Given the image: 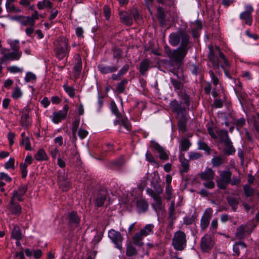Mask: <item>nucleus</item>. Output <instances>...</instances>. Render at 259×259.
Instances as JSON below:
<instances>
[{"label": "nucleus", "instance_id": "61", "mask_svg": "<svg viewBox=\"0 0 259 259\" xmlns=\"http://www.w3.org/2000/svg\"><path fill=\"white\" fill-rule=\"evenodd\" d=\"M186 119L183 117V118L179 121L178 126L179 130L182 132L184 133L186 132Z\"/></svg>", "mask_w": 259, "mask_h": 259}, {"label": "nucleus", "instance_id": "12", "mask_svg": "<svg viewBox=\"0 0 259 259\" xmlns=\"http://www.w3.org/2000/svg\"><path fill=\"white\" fill-rule=\"evenodd\" d=\"M68 109L69 107L68 105L66 104L64 106L63 110H60L58 112H54L52 117L53 121L55 123H58L64 119L67 116Z\"/></svg>", "mask_w": 259, "mask_h": 259}, {"label": "nucleus", "instance_id": "25", "mask_svg": "<svg viewBox=\"0 0 259 259\" xmlns=\"http://www.w3.org/2000/svg\"><path fill=\"white\" fill-rule=\"evenodd\" d=\"M98 67L100 71L103 74L112 73L116 71L118 69V66L116 65L108 66L102 64L99 65Z\"/></svg>", "mask_w": 259, "mask_h": 259}, {"label": "nucleus", "instance_id": "39", "mask_svg": "<svg viewBox=\"0 0 259 259\" xmlns=\"http://www.w3.org/2000/svg\"><path fill=\"white\" fill-rule=\"evenodd\" d=\"M215 51L217 52V55H219L220 58L223 60L224 64L226 66H230V63L228 60L226 58L223 53L221 51L220 48L219 46H215L214 49Z\"/></svg>", "mask_w": 259, "mask_h": 259}, {"label": "nucleus", "instance_id": "58", "mask_svg": "<svg viewBox=\"0 0 259 259\" xmlns=\"http://www.w3.org/2000/svg\"><path fill=\"white\" fill-rule=\"evenodd\" d=\"M11 212L13 214L20 215L21 213V207L20 204H16L11 207Z\"/></svg>", "mask_w": 259, "mask_h": 259}, {"label": "nucleus", "instance_id": "3", "mask_svg": "<svg viewBox=\"0 0 259 259\" xmlns=\"http://www.w3.org/2000/svg\"><path fill=\"white\" fill-rule=\"evenodd\" d=\"M54 50L56 56L60 60L68 56L70 48L67 38L63 36L59 37L54 42Z\"/></svg>", "mask_w": 259, "mask_h": 259}, {"label": "nucleus", "instance_id": "63", "mask_svg": "<svg viewBox=\"0 0 259 259\" xmlns=\"http://www.w3.org/2000/svg\"><path fill=\"white\" fill-rule=\"evenodd\" d=\"M147 193L150 195L153 199L156 198V197L158 196L162 192V190L160 189L159 190H157L156 192H155L153 190L151 189H148L147 190Z\"/></svg>", "mask_w": 259, "mask_h": 259}, {"label": "nucleus", "instance_id": "47", "mask_svg": "<svg viewBox=\"0 0 259 259\" xmlns=\"http://www.w3.org/2000/svg\"><path fill=\"white\" fill-rule=\"evenodd\" d=\"M198 149L205 151L208 155L210 153V148L203 141L200 140L198 142Z\"/></svg>", "mask_w": 259, "mask_h": 259}, {"label": "nucleus", "instance_id": "9", "mask_svg": "<svg viewBox=\"0 0 259 259\" xmlns=\"http://www.w3.org/2000/svg\"><path fill=\"white\" fill-rule=\"evenodd\" d=\"M245 10L240 15V18L248 25H251L252 22V13L253 11L252 7L248 5L245 6Z\"/></svg>", "mask_w": 259, "mask_h": 259}, {"label": "nucleus", "instance_id": "60", "mask_svg": "<svg viewBox=\"0 0 259 259\" xmlns=\"http://www.w3.org/2000/svg\"><path fill=\"white\" fill-rule=\"evenodd\" d=\"M171 83L175 90H180L183 87V83L179 80L171 78Z\"/></svg>", "mask_w": 259, "mask_h": 259}, {"label": "nucleus", "instance_id": "32", "mask_svg": "<svg viewBox=\"0 0 259 259\" xmlns=\"http://www.w3.org/2000/svg\"><path fill=\"white\" fill-rule=\"evenodd\" d=\"M74 77L76 79L78 77L82 69V62L80 58L77 59L75 65L73 67Z\"/></svg>", "mask_w": 259, "mask_h": 259}, {"label": "nucleus", "instance_id": "49", "mask_svg": "<svg viewBox=\"0 0 259 259\" xmlns=\"http://www.w3.org/2000/svg\"><path fill=\"white\" fill-rule=\"evenodd\" d=\"M224 163V159L223 157L217 156L214 157L211 159V163L214 167H218L222 165Z\"/></svg>", "mask_w": 259, "mask_h": 259}, {"label": "nucleus", "instance_id": "55", "mask_svg": "<svg viewBox=\"0 0 259 259\" xmlns=\"http://www.w3.org/2000/svg\"><path fill=\"white\" fill-rule=\"evenodd\" d=\"M120 118L121 124L122 125L127 131H130L131 129V124L128 119L126 117H123L122 116H121V118Z\"/></svg>", "mask_w": 259, "mask_h": 259}, {"label": "nucleus", "instance_id": "36", "mask_svg": "<svg viewBox=\"0 0 259 259\" xmlns=\"http://www.w3.org/2000/svg\"><path fill=\"white\" fill-rule=\"evenodd\" d=\"M34 158L37 161H43L47 160L48 157L45 151L43 149H40L35 154Z\"/></svg>", "mask_w": 259, "mask_h": 259}, {"label": "nucleus", "instance_id": "6", "mask_svg": "<svg viewBox=\"0 0 259 259\" xmlns=\"http://www.w3.org/2000/svg\"><path fill=\"white\" fill-rule=\"evenodd\" d=\"M108 237L113 243L116 248L121 251L123 249L122 242L123 237L120 232L114 229H111L108 233Z\"/></svg>", "mask_w": 259, "mask_h": 259}, {"label": "nucleus", "instance_id": "34", "mask_svg": "<svg viewBox=\"0 0 259 259\" xmlns=\"http://www.w3.org/2000/svg\"><path fill=\"white\" fill-rule=\"evenodd\" d=\"M154 225L152 224L146 225L139 232L144 237L149 235L153 231Z\"/></svg>", "mask_w": 259, "mask_h": 259}, {"label": "nucleus", "instance_id": "24", "mask_svg": "<svg viewBox=\"0 0 259 259\" xmlns=\"http://www.w3.org/2000/svg\"><path fill=\"white\" fill-rule=\"evenodd\" d=\"M226 200L232 210L234 211H236L239 204L240 197H235L232 196H228L226 197Z\"/></svg>", "mask_w": 259, "mask_h": 259}, {"label": "nucleus", "instance_id": "48", "mask_svg": "<svg viewBox=\"0 0 259 259\" xmlns=\"http://www.w3.org/2000/svg\"><path fill=\"white\" fill-rule=\"evenodd\" d=\"M111 110L112 112L116 116L117 118H121V114L119 111L115 103L113 101L110 103Z\"/></svg>", "mask_w": 259, "mask_h": 259}, {"label": "nucleus", "instance_id": "7", "mask_svg": "<svg viewBox=\"0 0 259 259\" xmlns=\"http://www.w3.org/2000/svg\"><path fill=\"white\" fill-rule=\"evenodd\" d=\"M231 176L232 172L229 170L221 171L220 174V179L217 181L218 187L222 190L227 189L231 182Z\"/></svg>", "mask_w": 259, "mask_h": 259}, {"label": "nucleus", "instance_id": "21", "mask_svg": "<svg viewBox=\"0 0 259 259\" xmlns=\"http://www.w3.org/2000/svg\"><path fill=\"white\" fill-rule=\"evenodd\" d=\"M179 158L182 167V169L180 170L181 172H187L190 168L189 160L185 158L183 153H181Z\"/></svg>", "mask_w": 259, "mask_h": 259}, {"label": "nucleus", "instance_id": "4", "mask_svg": "<svg viewBox=\"0 0 259 259\" xmlns=\"http://www.w3.org/2000/svg\"><path fill=\"white\" fill-rule=\"evenodd\" d=\"M197 178H199L204 181L203 185L207 189H213L215 187V184L213 181L214 177V172L210 168H207L204 171L198 174Z\"/></svg>", "mask_w": 259, "mask_h": 259}, {"label": "nucleus", "instance_id": "18", "mask_svg": "<svg viewBox=\"0 0 259 259\" xmlns=\"http://www.w3.org/2000/svg\"><path fill=\"white\" fill-rule=\"evenodd\" d=\"M149 204L147 201L143 198L138 199L136 202V207L139 213L145 212L148 209Z\"/></svg>", "mask_w": 259, "mask_h": 259}, {"label": "nucleus", "instance_id": "33", "mask_svg": "<svg viewBox=\"0 0 259 259\" xmlns=\"http://www.w3.org/2000/svg\"><path fill=\"white\" fill-rule=\"evenodd\" d=\"M128 80L127 79L122 80L120 82L117 84L115 92L118 94L124 93L125 90V87L127 84Z\"/></svg>", "mask_w": 259, "mask_h": 259}, {"label": "nucleus", "instance_id": "1", "mask_svg": "<svg viewBox=\"0 0 259 259\" xmlns=\"http://www.w3.org/2000/svg\"><path fill=\"white\" fill-rule=\"evenodd\" d=\"M190 39V36L185 30L181 29L170 34L169 42L171 45L176 47L180 45L176 50L166 51L171 61L176 64H180L183 61L188 50L192 47Z\"/></svg>", "mask_w": 259, "mask_h": 259}, {"label": "nucleus", "instance_id": "43", "mask_svg": "<svg viewBox=\"0 0 259 259\" xmlns=\"http://www.w3.org/2000/svg\"><path fill=\"white\" fill-rule=\"evenodd\" d=\"M243 191L244 194L246 197L253 196L254 194V190L249 185L246 184L243 186Z\"/></svg>", "mask_w": 259, "mask_h": 259}, {"label": "nucleus", "instance_id": "35", "mask_svg": "<svg viewBox=\"0 0 259 259\" xmlns=\"http://www.w3.org/2000/svg\"><path fill=\"white\" fill-rule=\"evenodd\" d=\"M246 247V245L245 242L243 241H239L234 244L233 249L236 255L238 256L240 254V248L245 249Z\"/></svg>", "mask_w": 259, "mask_h": 259}, {"label": "nucleus", "instance_id": "16", "mask_svg": "<svg viewBox=\"0 0 259 259\" xmlns=\"http://www.w3.org/2000/svg\"><path fill=\"white\" fill-rule=\"evenodd\" d=\"M68 223L72 227H77L79 226L80 218L77 212L75 211L70 212L68 214Z\"/></svg>", "mask_w": 259, "mask_h": 259}, {"label": "nucleus", "instance_id": "62", "mask_svg": "<svg viewBox=\"0 0 259 259\" xmlns=\"http://www.w3.org/2000/svg\"><path fill=\"white\" fill-rule=\"evenodd\" d=\"M202 157V154L199 152H191L189 153V159L194 160L200 158Z\"/></svg>", "mask_w": 259, "mask_h": 259}, {"label": "nucleus", "instance_id": "30", "mask_svg": "<svg viewBox=\"0 0 259 259\" xmlns=\"http://www.w3.org/2000/svg\"><path fill=\"white\" fill-rule=\"evenodd\" d=\"M247 230V226H240L237 229L236 236L239 239L244 238L245 233H247L248 234L250 233V231H248Z\"/></svg>", "mask_w": 259, "mask_h": 259}, {"label": "nucleus", "instance_id": "45", "mask_svg": "<svg viewBox=\"0 0 259 259\" xmlns=\"http://www.w3.org/2000/svg\"><path fill=\"white\" fill-rule=\"evenodd\" d=\"M225 145V151L228 155H231L235 152V149L233 147L231 140L229 141L228 142L224 143Z\"/></svg>", "mask_w": 259, "mask_h": 259}, {"label": "nucleus", "instance_id": "27", "mask_svg": "<svg viewBox=\"0 0 259 259\" xmlns=\"http://www.w3.org/2000/svg\"><path fill=\"white\" fill-rule=\"evenodd\" d=\"M150 65V61L148 59H143L140 64L139 71L144 75L148 70Z\"/></svg>", "mask_w": 259, "mask_h": 259}, {"label": "nucleus", "instance_id": "29", "mask_svg": "<svg viewBox=\"0 0 259 259\" xmlns=\"http://www.w3.org/2000/svg\"><path fill=\"white\" fill-rule=\"evenodd\" d=\"M143 238L144 237L139 232L136 233L132 237V244L140 247L143 246L144 245Z\"/></svg>", "mask_w": 259, "mask_h": 259}, {"label": "nucleus", "instance_id": "41", "mask_svg": "<svg viewBox=\"0 0 259 259\" xmlns=\"http://www.w3.org/2000/svg\"><path fill=\"white\" fill-rule=\"evenodd\" d=\"M191 145L190 141L188 139H183L180 143V150L182 151H187Z\"/></svg>", "mask_w": 259, "mask_h": 259}, {"label": "nucleus", "instance_id": "5", "mask_svg": "<svg viewBox=\"0 0 259 259\" xmlns=\"http://www.w3.org/2000/svg\"><path fill=\"white\" fill-rule=\"evenodd\" d=\"M187 245V237L186 234L182 231H178L174 234L172 239V245L175 249L182 251Z\"/></svg>", "mask_w": 259, "mask_h": 259}, {"label": "nucleus", "instance_id": "20", "mask_svg": "<svg viewBox=\"0 0 259 259\" xmlns=\"http://www.w3.org/2000/svg\"><path fill=\"white\" fill-rule=\"evenodd\" d=\"M211 217V213L207 210L205 211L201 219L200 227L201 230L204 231L207 228L209 224Z\"/></svg>", "mask_w": 259, "mask_h": 259}, {"label": "nucleus", "instance_id": "22", "mask_svg": "<svg viewBox=\"0 0 259 259\" xmlns=\"http://www.w3.org/2000/svg\"><path fill=\"white\" fill-rule=\"evenodd\" d=\"M138 252L136 247L129 242L126 244L125 254L127 257L136 256L138 255Z\"/></svg>", "mask_w": 259, "mask_h": 259}, {"label": "nucleus", "instance_id": "42", "mask_svg": "<svg viewBox=\"0 0 259 259\" xmlns=\"http://www.w3.org/2000/svg\"><path fill=\"white\" fill-rule=\"evenodd\" d=\"M157 18L159 20L160 23L163 24L165 22V14L163 8L159 7L157 8Z\"/></svg>", "mask_w": 259, "mask_h": 259}, {"label": "nucleus", "instance_id": "64", "mask_svg": "<svg viewBox=\"0 0 259 259\" xmlns=\"http://www.w3.org/2000/svg\"><path fill=\"white\" fill-rule=\"evenodd\" d=\"M209 74L210 76V78L211 79V81L213 83V84L214 85H217L219 84V78L215 75L214 73L212 70H209Z\"/></svg>", "mask_w": 259, "mask_h": 259}, {"label": "nucleus", "instance_id": "28", "mask_svg": "<svg viewBox=\"0 0 259 259\" xmlns=\"http://www.w3.org/2000/svg\"><path fill=\"white\" fill-rule=\"evenodd\" d=\"M154 202L152 204L153 208L156 211L164 210V205L163 204L160 195L154 199Z\"/></svg>", "mask_w": 259, "mask_h": 259}, {"label": "nucleus", "instance_id": "19", "mask_svg": "<svg viewBox=\"0 0 259 259\" xmlns=\"http://www.w3.org/2000/svg\"><path fill=\"white\" fill-rule=\"evenodd\" d=\"M119 15L122 23L127 26H131L133 24V19L130 14L125 11H119Z\"/></svg>", "mask_w": 259, "mask_h": 259}, {"label": "nucleus", "instance_id": "54", "mask_svg": "<svg viewBox=\"0 0 259 259\" xmlns=\"http://www.w3.org/2000/svg\"><path fill=\"white\" fill-rule=\"evenodd\" d=\"M112 51L113 52V58L115 59H117V62H118V60L122 56V50L116 47L112 48Z\"/></svg>", "mask_w": 259, "mask_h": 259}, {"label": "nucleus", "instance_id": "17", "mask_svg": "<svg viewBox=\"0 0 259 259\" xmlns=\"http://www.w3.org/2000/svg\"><path fill=\"white\" fill-rule=\"evenodd\" d=\"M170 107L172 110L178 115L184 116L186 112V108L182 103H179L177 101L174 100L170 103Z\"/></svg>", "mask_w": 259, "mask_h": 259}, {"label": "nucleus", "instance_id": "13", "mask_svg": "<svg viewBox=\"0 0 259 259\" xmlns=\"http://www.w3.org/2000/svg\"><path fill=\"white\" fill-rule=\"evenodd\" d=\"M108 191L106 189H101L97 194L95 199V205L98 207L102 206L107 199Z\"/></svg>", "mask_w": 259, "mask_h": 259}, {"label": "nucleus", "instance_id": "26", "mask_svg": "<svg viewBox=\"0 0 259 259\" xmlns=\"http://www.w3.org/2000/svg\"><path fill=\"white\" fill-rule=\"evenodd\" d=\"M175 217V202L172 201L168 208V221L170 225H172L174 221L176 220Z\"/></svg>", "mask_w": 259, "mask_h": 259}, {"label": "nucleus", "instance_id": "2", "mask_svg": "<svg viewBox=\"0 0 259 259\" xmlns=\"http://www.w3.org/2000/svg\"><path fill=\"white\" fill-rule=\"evenodd\" d=\"M190 39V36L185 30L181 29L170 34L169 42L171 45L176 47L180 45L176 50L166 51L171 61L176 64H180L183 61L188 50L192 47Z\"/></svg>", "mask_w": 259, "mask_h": 259}, {"label": "nucleus", "instance_id": "51", "mask_svg": "<svg viewBox=\"0 0 259 259\" xmlns=\"http://www.w3.org/2000/svg\"><path fill=\"white\" fill-rule=\"evenodd\" d=\"M65 91L71 98H73L75 96V90L73 87L68 86L67 84H64L63 85Z\"/></svg>", "mask_w": 259, "mask_h": 259}, {"label": "nucleus", "instance_id": "23", "mask_svg": "<svg viewBox=\"0 0 259 259\" xmlns=\"http://www.w3.org/2000/svg\"><path fill=\"white\" fill-rule=\"evenodd\" d=\"M27 190V185H21L20 186L18 190L14 191L13 192V198H17V199L20 201H22V199L21 198Z\"/></svg>", "mask_w": 259, "mask_h": 259}, {"label": "nucleus", "instance_id": "37", "mask_svg": "<svg viewBox=\"0 0 259 259\" xmlns=\"http://www.w3.org/2000/svg\"><path fill=\"white\" fill-rule=\"evenodd\" d=\"M12 237L17 240H20L22 238V233L20 228L15 226L12 231Z\"/></svg>", "mask_w": 259, "mask_h": 259}, {"label": "nucleus", "instance_id": "31", "mask_svg": "<svg viewBox=\"0 0 259 259\" xmlns=\"http://www.w3.org/2000/svg\"><path fill=\"white\" fill-rule=\"evenodd\" d=\"M216 133L221 142L225 143L230 140L229 138L228 131L226 130H220L217 131Z\"/></svg>", "mask_w": 259, "mask_h": 259}, {"label": "nucleus", "instance_id": "53", "mask_svg": "<svg viewBox=\"0 0 259 259\" xmlns=\"http://www.w3.org/2000/svg\"><path fill=\"white\" fill-rule=\"evenodd\" d=\"M196 28L192 30V35L194 38H197L199 36V31L202 28L200 21H197L196 22Z\"/></svg>", "mask_w": 259, "mask_h": 259}, {"label": "nucleus", "instance_id": "59", "mask_svg": "<svg viewBox=\"0 0 259 259\" xmlns=\"http://www.w3.org/2000/svg\"><path fill=\"white\" fill-rule=\"evenodd\" d=\"M111 164L113 166H115L117 168H119L124 163V160L123 157H120L116 160H115L111 162Z\"/></svg>", "mask_w": 259, "mask_h": 259}, {"label": "nucleus", "instance_id": "57", "mask_svg": "<svg viewBox=\"0 0 259 259\" xmlns=\"http://www.w3.org/2000/svg\"><path fill=\"white\" fill-rule=\"evenodd\" d=\"M80 120L78 119H75L72 123V135L74 138L76 139V133L79 124Z\"/></svg>", "mask_w": 259, "mask_h": 259}, {"label": "nucleus", "instance_id": "40", "mask_svg": "<svg viewBox=\"0 0 259 259\" xmlns=\"http://www.w3.org/2000/svg\"><path fill=\"white\" fill-rule=\"evenodd\" d=\"M21 124L23 127H27L31 124V120L29 114H22Z\"/></svg>", "mask_w": 259, "mask_h": 259}, {"label": "nucleus", "instance_id": "50", "mask_svg": "<svg viewBox=\"0 0 259 259\" xmlns=\"http://www.w3.org/2000/svg\"><path fill=\"white\" fill-rule=\"evenodd\" d=\"M252 123L255 130L259 133V113L252 116Z\"/></svg>", "mask_w": 259, "mask_h": 259}, {"label": "nucleus", "instance_id": "8", "mask_svg": "<svg viewBox=\"0 0 259 259\" xmlns=\"http://www.w3.org/2000/svg\"><path fill=\"white\" fill-rule=\"evenodd\" d=\"M9 50L3 48L1 50V53L3 55L1 59L2 62L7 61L18 60L22 55V52H11Z\"/></svg>", "mask_w": 259, "mask_h": 259}, {"label": "nucleus", "instance_id": "52", "mask_svg": "<svg viewBox=\"0 0 259 259\" xmlns=\"http://www.w3.org/2000/svg\"><path fill=\"white\" fill-rule=\"evenodd\" d=\"M20 144L21 145H25V149L26 150H32V148L31 146V144L30 142V140L29 137H26V138L24 139H22L20 142Z\"/></svg>", "mask_w": 259, "mask_h": 259}, {"label": "nucleus", "instance_id": "15", "mask_svg": "<svg viewBox=\"0 0 259 259\" xmlns=\"http://www.w3.org/2000/svg\"><path fill=\"white\" fill-rule=\"evenodd\" d=\"M213 242L210 235L205 234L201 240L200 246L203 251H208L213 246Z\"/></svg>", "mask_w": 259, "mask_h": 259}, {"label": "nucleus", "instance_id": "38", "mask_svg": "<svg viewBox=\"0 0 259 259\" xmlns=\"http://www.w3.org/2000/svg\"><path fill=\"white\" fill-rule=\"evenodd\" d=\"M21 24L24 26L29 25L30 26H34L35 21H34L33 18H31V17L23 16L22 18L21 19Z\"/></svg>", "mask_w": 259, "mask_h": 259}, {"label": "nucleus", "instance_id": "14", "mask_svg": "<svg viewBox=\"0 0 259 259\" xmlns=\"http://www.w3.org/2000/svg\"><path fill=\"white\" fill-rule=\"evenodd\" d=\"M209 52L208 57L209 61L212 64V67L214 70H217L220 67V61L218 57L216 51L212 47H209Z\"/></svg>", "mask_w": 259, "mask_h": 259}, {"label": "nucleus", "instance_id": "10", "mask_svg": "<svg viewBox=\"0 0 259 259\" xmlns=\"http://www.w3.org/2000/svg\"><path fill=\"white\" fill-rule=\"evenodd\" d=\"M150 147L155 150L159 154V158L161 160H167L168 159L169 156L167 152L163 147L160 146L155 141H152L150 142Z\"/></svg>", "mask_w": 259, "mask_h": 259}, {"label": "nucleus", "instance_id": "46", "mask_svg": "<svg viewBox=\"0 0 259 259\" xmlns=\"http://www.w3.org/2000/svg\"><path fill=\"white\" fill-rule=\"evenodd\" d=\"M246 123V120L244 117L234 120V124L237 130H240Z\"/></svg>", "mask_w": 259, "mask_h": 259}, {"label": "nucleus", "instance_id": "56", "mask_svg": "<svg viewBox=\"0 0 259 259\" xmlns=\"http://www.w3.org/2000/svg\"><path fill=\"white\" fill-rule=\"evenodd\" d=\"M22 95V92L21 91L20 88L18 87H16L14 89L12 97L15 99H17L20 98Z\"/></svg>", "mask_w": 259, "mask_h": 259}, {"label": "nucleus", "instance_id": "11", "mask_svg": "<svg viewBox=\"0 0 259 259\" xmlns=\"http://www.w3.org/2000/svg\"><path fill=\"white\" fill-rule=\"evenodd\" d=\"M150 147L155 150L159 154V158L161 160H167L168 159L169 156L167 152L163 147L160 146L155 141H152L150 142Z\"/></svg>", "mask_w": 259, "mask_h": 259}, {"label": "nucleus", "instance_id": "44", "mask_svg": "<svg viewBox=\"0 0 259 259\" xmlns=\"http://www.w3.org/2000/svg\"><path fill=\"white\" fill-rule=\"evenodd\" d=\"M8 43L11 47V49L13 52H22L20 51V47L19 46V41L18 40H8Z\"/></svg>", "mask_w": 259, "mask_h": 259}]
</instances>
